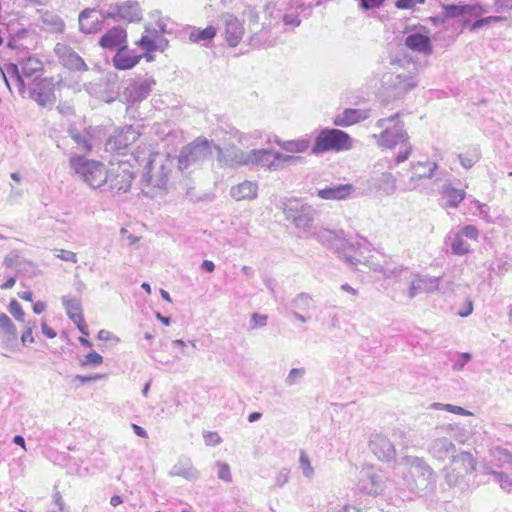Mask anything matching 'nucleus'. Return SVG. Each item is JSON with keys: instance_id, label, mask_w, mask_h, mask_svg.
Instances as JSON below:
<instances>
[{"instance_id": "obj_57", "label": "nucleus", "mask_w": 512, "mask_h": 512, "mask_svg": "<svg viewBox=\"0 0 512 512\" xmlns=\"http://www.w3.org/2000/svg\"><path fill=\"white\" fill-rule=\"evenodd\" d=\"M472 311H473V305H472V302L469 301L467 304V307L464 310L460 311L459 315L461 317H467L472 313Z\"/></svg>"}, {"instance_id": "obj_42", "label": "nucleus", "mask_w": 512, "mask_h": 512, "mask_svg": "<svg viewBox=\"0 0 512 512\" xmlns=\"http://www.w3.org/2000/svg\"><path fill=\"white\" fill-rule=\"evenodd\" d=\"M426 0H397L395 6L398 9H414L417 4H424Z\"/></svg>"}, {"instance_id": "obj_58", "label": "nucleus", "mask_w": 512, "mask_h": 512, "mask_svg": "<svg viewBox=\"0 0 512 512\" xmlns=\"http://www.w3.org/2000/svg\"><path fill=\"white\" fill-rule=\"evenodd\" d=\"M76 379L80 380L81 382H88V381H94L100 379L99 375H91V376H81L77 375Z\"/></svg>"}, {"instance_id": "obj_1", "label": "nucleus", "mask_w": 512, "mask_h": 512, "mask_svg": "<svg viewBox=\"0 0 512 512\" xmlns=\"http://www.w3.org/2000/svg\"><path fill=\"white\" fill-rule=\"evenodd\" d=\"M75 174L91 189L106 188L114 193L127 192L134 180L132 165L128 161L104 162L74 154L69 159Z\"/></svg>"}, {"instance_id": "obj_12", "label": "nucleus", "mask_w": 512, "mask_h": 512, "mask_svg": "<svg viewBox=\"0 0 512 512\" xmlns=\"http://www.w3.org/2000/svg\"><path fill=\"white\" fill-rule=\"evenodd\" d=\"M128 42L125 28L115 26L107 30L99 39L98 44L105 50H118Z\"/></svg>"}, {"instance_id": "obj_29", "label": "nucleus", "mask_w": 512, "mask_h": 512, "mask_svg": "<svg viewBox=\"0 0 512 512\" xmlns=\"http://www.w3.org/2000/svg\"><path fill=\"white\" fill-rule=\"evenodd\" d=\"M0 331L5 336L7 342L17 340V328L5 313L0 314Z\"/></svg>"}, {"instance_id": "obj_24", "label": "nucleus", "mask_w": 512, "mask_h": 512, "mask_svg": "<svg viewBox=\"0 0 512 512\" xmlns=\"http://www.w3.org/2000/svg\"><path fill=\"white\" fill-rule=\"evenodd\" d=\"M441 195L446 201V207L457 208L464 200L466 193L463 189L455 188L451 183H445L441 188Z\"/></svg>"}, {"instance_id": "obj_23", "label": "nucleus", "mask_w": 512, "mask_h": 512, "mask_svg": "<svg viewBox=\"0 0 512 512\" xmlns=\"http://www.w3.org/2000/svg\"><path fill=\"white\" fill-rule=\"evenodd\" d=\"M258 186L255 182L244 181L231 188L230 194L236 201L253 200L257 197Z\"/></svg>"}, {"instance_id": "obj_33", "label": "nucleus", "mask_w": 512, "mask_h": 512, "mask_svg": "<svg viewBox=\"0 0 512 512\" xmlns=\"http://www.w3.org/2000/svg\"><path fill=\"white\" fill-rule=\"evenodd\" d=\"M489 474L494 476L503 490L512 492V478L508 474L494 470L489 471Z\"/></svg>"}, {"instance_id": "obj_39", "label": "nucleus", "mask_w": 512, "mask_h": 512, "mask_svg": "<svg viewBox=\"0 0 512 512\" xmlns=\"http://www.w3.org/2000/svg\"><path fill=\"white\" fill-rule=\"evenodd\" d=\"M205 444L208 446H216L221 443V437L217 432L205 431L203 433Z\"/></svg>"}, {"instance_id": "obj_47", "label": "nucleus", "mask_w": 512, "mask_h": 512, "mask_svg": "<svg viewBox=\"0 0 512 512\" xmlns=\"http://www.w3.org/2000/svg\"><path fill=\"white\" fill-rule=\"evenodd\" d=\"M444 410L448 411V412H451V413H454V414H460V415H468V414H470V412L465 410L464 408H462L460 406H455V405H452V404H446L444 406Z\"/></svg>"}, {"instance_id": "obj_21", "label": "nucleus", "mask_w": 512, "mask_h": 512, "mask_svg": "<svg viewBox=\"0 0 512 512\" xmlns=\"http://www.w3.org/2000/svg\"><path fill=\"white\" fill-rule=\"evenodd\" d=\"M405 46L412 51L430 55L433 52V47L429 36L421 33H412L405 38Z\"/></svg>"}, {"instance_id": "obj_37", "label": "nucleus", "mask_w": 512, "mask_h": 512, "mask_svg": "<svg viewBox=\"0 0 512 512\" xmlns=\"http://www.w3.org/2000/svg\"><path fill=\"white\" fill-rule=\"evenodd\" d=\"M458 234L462 235V237H466L471 240H477L479 236V231L474 225H465Z\"/></svg>"}, {"instance_id": "obj_20", "label": "nucleus", "mask_w": 512, "mask_h": 512, "mask_svg": "<svg viewBox=\"0 0 512 512\" xmlns=\"http://www.w3.org/2000/svg\"><path fill=\"white\" fill-rule=\"evenodd\" d=\"M369 117V110L347 108L333 119V124L338 127H349L358 124Z\"/></svg>"}, {"instance_id": "obj_14", "label": "nucleus", "mask_w": 512, "mask_h": 512, "mask_svg": "<svg viewBox=\"0 0 512 512\" xmlns=\"http://www.w3.org/2000/svg\"><path fill=\"white\" fill-rule=\"evenodd\" d=\"M62 302L68 317L74 322L82 335L88 336L89 330L83 317L80 300L76 298L63 297Z\"/></svg>"}, {"instance_id": "obj_27", "label": "nucleus", "mask_w": 512, "mask_h": 512, "mask_svg": "<svg viewBox=\"0 0 512 512\" xmlns=\"http://www.w3.org/2000/svg\"><path fill=\"white\" fill-rule=\"evenodd\" d=\"M452 462L455 465L460 464L457 469L463 474L472 473L476 469V462L469 452L463 451L458 455H454Z\"/></svg>"}, {"instance_id": "obj_48", "label": "nucleus", "mask_w": 512, "mask_h": 512, "mask_svg": "<svg viewBox=\"0 0 512 512\" xmlns=\"http://www.w3.org/2000/svg\"><path fill=\"white\" fill-rule=\"evenodd\" d=\"M97 338L101 341H110V340H116L119 341L117 337H115L110 331L108 330H100L98 332Z\"/></svg>"}, {"instance_id": "obj_30", "label": "nucleus", "mask_w": 512, "mask_h": 512, "mask_svg": "<svg viewBox=\"0 0 512 512\" xmlns=\"http://www.w3.org/2000/svg\"><path fill=\"white\" fill-rule=\"evenodd\" d=\"M476 7L474 5H456L448 4L443 6V14L447 18H456L464 14L475 13Z\"/></svg>"}, {"instance_id": "obj_38", "label": "nucleus", "mask_w": 512, "mask_h": 512, "mask_svg": "<svg viewBox=\"0 0 512 512\" xmlns=\"http://www.w3.org/2000/svg\"><path fill=\"white\" fill-rule=\"evenodd\" d=\"M102 363L103 357L99 353L92 351L85 356V360L83 361L82 366L100 365Z\"/></svg>"}, {"instance_id": "obj_41", "label": "nucleus", "mask_w": 512, "mask_h": 512, "mask_svg": "<svg viewBox=\"0 0 512 512\" xmlns=\"http://www.w3.org/2000/svg\"><path fill=\"white\" fill-rule=\"evenodd\" d=\"M56 257L63 261H67V262H72V263L77 262V254L72 251L65 250V249L57 250Z\"/></svg>"}, {"instance_id": "obj_55", "label": "nucleus", "mask_w": 512, "mask_h": 512, "mask_svg": "<svg viewBox=\"0 0 512 512\" xmlns=\"http://www.w3.org/2000/svg\"><path fill=\"white\" fill-rule=\"evenodd\" d=\"M16 283V280L14 277L8 278L3 284L0 285V288L3 290L12 288Z\"/></svg>"}, {"instance_id": "obj_64", "label": "nucleus", "mask_w": 512, "mask_h": 512, "mask_svg": "<svg viewBox=\"0 0 512 512\" xmlns=\"http://www.w3.org/2000/svg\"><path fill=\"white\" fill-rule=\"evenodd\" d=\"M87 336L86 335H83L81 337H79V341L82 345H84L85 347H91L92 346V343L90 340H88L86 338Z\"/></svg>"}, {"instance_id": "obj_10", "label": "nucleus", "mask_w": 512, "mask_h": 512, "mask_svg": "<svg viewBox=\"0 0 512 512\" xmlns=\"http://www.w3.org/2000/svg\"><path fill=\"white\" fill-rule=\"evenodd\" d=\"M211 153V143L204 137H198L182 150L180 162L187 166L208 158Z\"/></svg>"}, {"instance_id": "obj_51", "label": "nucleus", "mask_w": 512, "mask_h": 512, "mask_svg": "<svg viewBox=\"0 0 512 512\" xmlns=\"http://www.w3.org/2000/svg\"><path fill=\"white\" fill-rule=\"evenodd\" d=\"M252 321L254 322V326H265L266 325V322H267V316L265 315H259V314H254L252 316Z\"/></svg>"}, {"instance_id": "obj_60", "label": "nucleus", "mask_w": 512, "mask_h": 512, "mask_svg": "<svg viewBox=\"0 0 512 512\" xmlns=\"http://www.w3.org/2000/svg\"><path fill=\"white\" fill-rule=\"evenodd\" d=\"M471 204H473L477 209H479V215L483 214V208H487L486 204H482L476 199L472 200Z\"/></svg>"}, {"instance_id": "obj_31", "label": "nucleus", "mask_w": 512, "mask_h": 512, "mask_svg": "<svg viewBox=\"0 0 512 512\" xmlns=\"http://www.w3.org/2000/svg\"><path fill=\"white\" fill-rule=\"evenodd\" d=\"M491 455L494 461H496L498 467H504L505 465H508L510 468H512V453L507 449L496 447L491 450Z\"/></svg>"}, {"instance_id": "obj_59", "label": "nucleus", "mask_w": 512, "mask_h": 512, "mask_svg": "<svg viewBox=\"0 0 512 512\" xmlns=\"http://www.w3.org/2000/svg\"><path fill=\"white\" fill-rule=\"evenodd\" d=\"M202 268L205 269L207 272H213L215 269V265L210 260H204L202 262Z\"/></svg>"}, {"instance_id": "obj_40", "label": "nucleus", "mask_w": 512, "mask_h": 512, "mask_svg": "<svg viewBox=\"0 0 512 512\" xmlns=\"http://www.w3.org/2000/svg\"><path fill=\"white\" fill-rule=\"evenodd\" d=\"M300 466L306 477H311L313 475V468L311 466L310 460L304 453H301L300 455Z\"/></svg>"}, {"instance_id": "obj_62", "label": "nucleus", "mask_w": 512, "mask_h": 512, "mask_svg": "<svg viewBox=\"0 0 512 512\" xmlns=\"http://www.w3.org/2000/svg\"><path fill=\"white\" fill-rule=\"evenodd\" d=\"M19 297L22 299V300H25V301H32V292L30 291H25V292H21L18 294Z\"/></svg>"}, {"instance_id": "obj_9", "label": "nucleus", "mask_w": 512, "mask_h": 512, "mask_svg": "<svg viewBox=\"0 0 512 512\" xmlns=\"http://www.w3.org/2000/svg\"><path fill=\"white\" fill-rule=\"evenodd\" d=\"M284 213L286 218L291 220L298 228L309 227L313 220L311 207L296 199L288 200L284 207Z\"/></svg>"}, {"instance_id": "obj_43", "label": "nucleus", "mask_w": 512, "mask_h": 512, "mask_svg": "<svg viewBox=\"0 0 512 512\" xmlns=\"http://www.w3.org/2000/svg\"><path fill=\"white\" fill-rule=\"evenodd\" d=\"M471 360V354L462 353L458 356V359L455 361L453 365V369L455 371H461L464 366Z\"/></svg>"}, {"instance_id": "obj_26", "label": "nucleus", "mask_w": 512, "mask_h": 512, "mask_svg": "<svg viewBox=\"0 0 512 512\" xmlns=\"http://www.w3.org/2000/svg\"><path fill=\"white\" fill-rule=\"evenodd\" d=\"M278 145L289 153H305L311 151V143L308 138H299L289 141L277 142Z\"/></svg>"}, {"instance_id": "obj_18", "label": "nucleus", "mask_w": 512, "mask_h": 512, "mask_svg": "<svg viewBox=\"0 0 512 512\" xmlns=\"http://www.w3.org/2000/svg\"><path fill=\"white\" fill-rule=\"evenodd\" d=\"M354 192V185L347 183L319 189L317 196L323 200L342 201L348 199Z\"/></svg>"}, {"instance_id": "obj_44", "label": "nucleus", "mask_w": 512, "mask_h": 512, "mask_svg": "<svg viewBox=\"0 0 512 512\" xmlns=\"http://www.w3.org/2000/svg\"><path fill=\"white\" fill-rule=\"evenodd\" d=\"M218 477L224 481H231L232 477L228 464L218 463Z\"/></svg>"}, {"instance_id": "obj_8", "label": "nucleus", "mask_w": 512, "mask_h": 512, "mask_svg": "<svg viewBox=\"0 0 512 512\" xmlns=\"http://www.w3.org/2000/svg\"><path fill=\"white\" fill-rule=\"evenodd\" d=\"M42 70L43 63L36 57H28L25 60H22L19 65L9 64L7 66V72L15 79L20 92H24L25 90V84L22 76L31 77Z\"/></svg>"}, {"instance_id": "obj_54", "label": "nucleus", "mask_w": 512, "mask_h": 512, "mask_svg": "<svg viewBox=\"0 0 512 512\" xmlns=\"http://www.w3.org/2000/svg\"><path fill=\"white\" fill-rule=\"evenodd\" d=\"M132 428L136 435H138L139 437H142V438H147V433L142 427H140L137 424H132Z\"/></svg>"}, {"instance_id": "obj_6", "label": "nucleus", "mask_w": 512, "mask_h": 512, "mask_svg": "<svg viewBox=\"0 0 512 512\" xmlns=\"http://www.w3.org/2000/svg\"><path fill=\"white\" fill-rule=\"evenodd\" d=\"M400 278L408 283L407 296L409 299L414 298L421 293H433L439 291L442 294L453 291V282H443L441 277H433L428 275L417 274L411 279V273L407 268L399 267L389 269L386 266V278Z\"/></svg>"}, {"instance_id": "obj_2", "label": "nucleus", "mask_w": 512, "mask_h": 512, "mask_svg": "<svg viewBox=\"0 0 512 512\" xmlns=\"http://www.w3.org/2000/svg\"><path fill=\"white\" fill-rule=\"evenodd\" d=\"M165 33L166 25L163 19L158 15L154 16V21L146 25L141 37L135 42L143 52L137 53L126 43L112 57L113 67L119 71H126L135 68L142 59L148 63L154 62L155 52H164L168 46Z\"/></svg>"}, {"instance_id": "obj_52", "label": "nucleus", "mask_w": 512, "mask_h": 512, "mask_svg": "<svg viewBox=\"0 0 512 512\" xmlns=\"http://www.w3.org/2000/svg\"><path fill=\"white\" fill-rule=\"evenodd\" d=\"M41 330H42V333L48 337V338H54L56 337V332L54 331V329H52L51 327H49L45 322H43L41 324Z\"/></svg>"}, {"instance_id": "obj_5", "label": "nucleus", "mask_w": 512, "mask_h": 512, "mask_svg": "<svg viewBox=\"0 0 512 512\" xmlns=\"http://www.w3.org/2000/svg\"><path fill=\"white\" fill-rule=\"evenodd\" d=\"M413 151L408 133L404 130L399 112L386 117V162L389 169H394L405 162Z\"/></svg>"}, {"instance_id": "obj_49", "label": "nucleus", "mask_w": 512, "mask_h": 512, "mask_svg": "<svg viewBox=\"0 0 512 512\" xmlns=\"http://www.w3.org/2000/svg\"><path fill=\"white\" fill-rule=\"evenodd\" d=\"M497 11L510 10L512 9V0H497L496 1Z\"/></svg>"}, {"instance_id": "obj_32", "label": "nucleus", "mask_w": 512, "mask_h": 512, "mask_svg": "<svg viewBox=\"0 0 512 512\" xmlns=\"http://www.w3.org/2000/svg\"><path fill=\"white\" fill-rule=\"evenodd\" d=\"M451 251L455 255H465L470 251V244L457 233L452 240Z\"/></svg>"}, {"instance_id": "obj_25", "label": "nucleus", "mask_w": 512, "mask_h": 512, "mask_svg": "<svg viewBox=\"0 0 512 512\" xmlns=\"http://www.w3.org/2000/svg\"><path fill=\"white\" fill-rule=\"evenodd\" d=\"M411 168L414 170V174L411 177V180L422 179V178H432L434 176L435 171L438 168L437 163L435 162H422L418 161L416 163L411 164Z\"/></svg>"}, {"instance_id": "obj_4", "label": "nucleus", "mask_w": 512, "mask_h": 512, "mask_svg": "<svg viewBox=\"0 0 512 512\" xmlns=\"http://www.w3.org/2000/svg\"><path fill=\"white\" fill-rule=\"evenodd\" d=\"M395 469L402 474V485L413 494H426L435 487V473L423 458L405 456Z\"/></svg>"}, {"instance_id": "obj_63", "label": "nucleus", "mask_w": 512, "mask_h": 512, "mask_svg": "<svg viewBox=\"0 0 512 512\" xmlns=\"http://www.w3.org/2000/svg\"><path fill=\"white\" fill-rule=\"evenodd\" d=\"M14 443L17 445H20L21 447L25 448V440L22 436L17 435L13 439Z\"/></svg>"}, {"instance_id": "obj_34", "label": "nucleus", "mask_w": 512, "mask_h": 512, "mask_svg": "<svg viewBox=\"0 0 512 512\" xmlns=\"http://www.w3.org/2000/svg\"><path fill=\"white\" fill-rule=\"evenodd\" d=\"M458 159L460 161V164L465 168V169H470L472 168L480 159V154L478 153L477 150H474L473 152L471 153H467V154H458Z\"/></svg>"}, {"instance_id": "obj_11", "label": "nucleus", "mask_w": 512, "mask_h": 512, "mask_svg": "<svg viewBox=\"0 0 512 512\" xmlns=\"http://www.w3.org/2000/svg\"><path fill=\"white\" fill-rule=\"evenodd\" d=\"M443 429V427L435 429V434L427 448L429 455L439 461H445L450 456L453 457L456 450L454 443L449 438L441 436Z\"/></svg>"}, {"instance_id": "obj_50", "label": "nucleus", "mask_w": 512, "mask_h": 512, "mask_svg": "<svg viewBox=\"0 0 512 512\" xmlns=\"http://www.w3.org/2000/svg\"><path fill=\"white\" fill-rule=\"evenodd\" d=\"M383 0H361V6L364 9H370L379 7L382 4Z\"/></svg>"}, {"instance_id": "obj_46", "label": "nucleus", "mask_w": 512, "mask_h": 512, "mask_svg": "<svg viewBox=\"0 0 512 512\" xmlns=\"http://www.w3.org/2000/svg\"><path fill=\"white\" fill-rule=\"evenodd\" d=\"M21 342L23 345L34 342L33 330L31 327L26 328L21 335Z\"/></svg>"}, {"instance_id": "obj_3", "label": "nucleus", "mask_w": 512, "mask_h": 512, "mask_svg": "<svg viewBox=\"0 0 512 512\" xmlns=\"http://www.w3.org/2000/svg\"><path fill=\"white\" fill-rule=\"evenodd\" d=\"M418 66L408 54L397 56L386 67V106L402 101L419 84Z\"/></svg>"}, {"instance_id": "obj_19", "label": "nucleus", "mask_w": 512, "mask_h": 512, "mask_svg": "<svg viewBox=\"0 0 512 512\" xmlns=\"http://www.w3.org/2000/svg\"><path fill=\"white\" fill-rule=\"evenodd\" d=\"M115 16L128 23H138L143 19L142 10L136 1H126L117 5Z\"/></svg>"}, {"instance_id": "obj_61", "label": "nucleus", "mask_w": 512, "mask_h": 512, "mask_svg": "<svg viewBox=\"0 0 512 512\" xmlns=\"http://www.w3.org/2000/svg\"><path fill=\"white\" fill-rule=\"evenodd\" d=\"M123 502L122 498L118 495H114L110 499V504L114 507L120 505Z\"/></svg>"}, {"instance_id": "obj_16", "label": "nucleus", "mask_w": 512, "mask_h": 512, "mask_svg": "<svg viewBox=\"0 0 512 512\" xmlns=\"http://www.w3.org/2000/svg\"><path fill=\"white\" fill-rule=\"evenodd\" d=\"M55 51L60 59L61 64L67 69L74 71L87 70V65L84 60L71 48L58 44L55 48Z\"/></svg>"}, {"instance_id": "obj_35", "label": "nucleus", "mask_w": 512, "mask_h": 512, "mask_svg": "<svg viewBox=\"0 0 512 512\" xmlns=\"http://www.w3.org/2000/svg\"><path fill=\"white\" fill-rule=\"evenodd\" d=\"M8 310L10 314L19 322H23L25 318V312L20 305V303L16 300H11L8 305Z\"/></svg>"}, {"instance_id": "obj_7", "label": "nucleus", "mask_w": 512, "mask_h": 512, "mask_svg": "<svg viewBox=\"0 0 512 512\" xmlns=\"http://www.w3.org/2000/svg\"><path fill=\"white\" fill-rule=\"evenodd\" d=\"M353 138L347 132L337 128H325L319 131L311 147V154L349 151L353 147Z\"/></svg>"}, {"instance_id": "obj_56", "label": "nucleus", "mask_w": 512, "mask_h": 512, "mask_svg": "<svg viewBox=\"0 0 512 512\" xmlns=\"http://www.w3.org/2000/svg\"><path fill=\"white\" fill-rule=\"evenodd\" d=\"M283 20L286 24H291V25H299L300 24V20L291 15H285Z\"/></svg>"}, {"instance_id": "obj_15", "label": "nucleus", "mask_w": 512, "mask_h": 512, "mask_svg": "<svg viewBox=\"0 0 512 512\" xmlns=\"http://www.w3.org/2000/svg\"><path fill=\"white\" fill-rule=\"evenodd\" d=\"M56 82L53 78H42L38 80L32 91L33 99L40 105L45 106L55 100Z\"/></svg>"}, {"instance_id": "obj_13", "label": "nucleus", "mask_w": 512, "mask_h": 512, "mask_svg": "<svg viewBox=\"0 0 512 512\" xmlns=\"http://www.w3.org/2000/svg\"><path fill=\"white\" fill-rule=\"evenodd\" d=\"M245 34L243 23L234 15H228L225 20L223 38L230 47H237Z\"/></svg>"}, {"instance_id": "obj_17", "label": "nucleus", "mask_w": 512, "mask_h": 512, "mask_svg": "<svg viewBox=\"0 0 512 512\" xmlns=\"http://www.w3.org/2000/svg\"><path fill=\"white\" fill-rule=\"evenodd\" d=\"M79 26L85 34L96 33L103 27V17L95 9H85L79 15Z\"/></svg>"}, {"instance_id": "obj_28", "label": "nucleus", "mask_w": 512, "mask_h": 512, "mask_svg": "<svg viewBox=\"0 0 512 512\" xmlns=\"http://www.w3.org/2000/svg\"><path fill=\"white\" fill-rule=\"evenodd\" d=\"M217 34V28L214 26H207L204 29L194 28L189 33V41L192 43H199L211 41Z\"/></svg>"}, {"instance_id": "obj_45", "label": "nucleus", "mask_w": 512, "mask_h": 512, "mask_svg": "<svg viewBox=\"0 0 512 512\" xmlns=\"http://www.w3.org/2000/svg\"><path fill=\"white\" fill-rule=\"evenodd\" d=\"M456 470H457V468H454L451 472L448 471L446 473V482L449 484V486L456 485L459 481V478L463 477V475H464L460 471H457V473H455Z\"/></svg>"}, {"instance_id": "obj_22", "label": "nucleus", "mask_w": 512, "mask_h": 512, "mask_svg": "<svg viewBox=\"0 0 512 512\" xmlns=\"http://www.w3.org/2000/svg\"><path fill=\"white\" fill-rule=\"evenodd\" d=\"M269 158H273L277 162H286L291 159H293L292 156L289 155H282L278 152H273L271 150H253L247 157L246 160H244L243 164H264L266 161L269 160Z\"/></svg>"}, {"instance_id": "obj_53", "label": "nucleus", "mask_w": 512, "mask_h": 512, "mask_svg": "<svg viewBox=\"0 0 512 512\" xmlns=\"http://www.w3.org/2000/svg\"><path fill=\"white\" fill-rule=\"evenodd\" d=\"M46 309V304L44 302L38 301L33 305V312L36 314H41Z\"/></svg>"}, {"instance_id": "obj_36", "label": "nucleus", "mask_w": 512, "mask_h": 512, "mask_svg": "<svg viewBox=\"0 0 512 512\" xmlns=\"http://www.w3.org/2000/svg\"><path fill=\"white\" fill-rule=\"evenodd\" d=\"M504 19L505 18L501 17V16H489V17L481 18V19L476 20L472 24V29L476 30V29H479V28H481V27H483L485 25L496 23V22H500V21H502Z\"/></svg>"}]
</instances>
